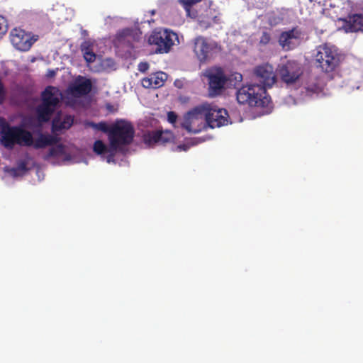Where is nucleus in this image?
<instances>
[{
  "instance_id": "nucleus-34",
  "label": "nucleus",
  "mask_w": 363,
  "mask_h": 363,
  "mask_svg": "<svg viewBox=\"0 0 363 363\" xmlns=\"http://www.w3.org/2000/svg\"><path fill=\"white\" fill-rule=\"evenodd\" d=\"M178 83H179V82L178 80H176L174 82V85L178 87V88H181V86L180 85H178Z\"/></svg>"
},
{
  "instance_id": "nucleus-6",
  "label": "nucleus",
  "mask_w": 363,
  "mask_h": 363,
  "mask_svg": "<svg viewBox=\"0 0 363 363\" xmlns=\"http://www.w3.org/2000/svg\"><path fill=\"white\" fill-rule=\"evenodd\" d=\"M318 67L325 73L334 72L340 62L337 50L328 44L319 45L315 56Z\"/></svg>"
},
{
  "instance_id": "nucleus-33",
  "label": "nucleus",
  "mask_w": 363,
  "mask_h": 363,
  "mask_svg": "<svg viewBox=\"0 0 363 363\" xmlns=\"http://www.w3.org/2000/svg\"><path fill=\"white\" fill-rule=\"evenodd\" d=\"M307 89L311 91H316L318 89V87L315 86V88H311V89L307 88Z\"/></svg>"
},
{
  "instance_id": "nucleus-9",
  "label": "nucleus",
  "mask_w": 363,
  "mask_h": 363,
  "mask_svg": "<svg viewBox=\"0 0 363 363\" xmlns=\"http://www.w3.org/2000/svg\"><path fill=\"white\" fill-rule=\"evenodd\" d=\"M204 76L208 79L209 94L213 96L220 94L228 81L223 69L213 67L205 71Z\"/></svg>"
},
{
  "instance_id": "nucleus-25",
  "label": "nucleus",
  "mask_w": 363,
  "mask_h": 363,
  "mask_svg": "<svg viewBox=\"0 0 363 363\" xmlns=\"http://www.w3.org/2000/svg\"><path fill=\"white\" fill-rule=\"evenodd\" d=\"M186 114L184 116V117H186ZM177 115L175 112L174 111H169L167 113V121L169 123H170L171 124H172V125L174 127V128H179V127H181L182 128H184L182 125H181V123L182 122H184L185 118H184L183 121L179 122V123H177Z\"/></svg>"
},
{
  "instance_id": "nucleus-15",
  "label": "nucleus",
  "mask_w": 363,
  "mask_h": 363,
  "mask_svg": "<svg viewBox=\"0 0 363 363\" xmlns=\"http://www.w3.org/2000/svg\"><path fill=\"white\" fill-rule=\"evenodd\" d=\"M342 21V28L346 33H363V13L350 14Z\"/></svg>"
},
{
  "instance_id": "nucleus-10",
  "label": "nucleus",
  "mask_w": 363,
  "mask_h": 363,
  "mask_svg": "<svg viewBox=\"0 0 363 363\" xmlns=\"http://www.w3.org/2000/svg\"><path fill=\"white\" fill-rule=\"evenodd\" d=\"M254 79L259 84V86H264L267 91V88H271L277 82V75L274 67L269 63H264L256 66L252 71Z\"/></svg>"
},
{
  "instance_id": "nucleus-26",
  "label": "nucleus",
  "mask_w": 363,
  "mask_h": 363,
  "mask_svg": "<svg viewBox=\"0 0 363 363\" xmlns=\"http://www.w3.org/2000/svg\"><path fill=\"white\" fill-rule=\"evenodd\" d=\"M161 131V139L160 144H164L166 143L170 142L173 140L174 135L173 133L169 130H160Z\"/></svg>"
},
{
  "instance_id": "nucleus-31",
  "label": "nucleus",
  "mask_w": 363,
  "mask_h": 363,
  "mask_svg": "<svg viewBox=\"0 0 363 363\" xmlns=\"http://www.w3.org/2000/svg\"><path fill=\"white\" fill-rule=\"evenodd\" d=\"M148 68H149V65L147 62H140L138 65V69L142 72H145V71H147L148 69Z\"/></svg>"
},
{
  "instance_id": "nucleus-21",
  "label": "nucleus",
  "mask_w": 363,
  "mask_h": 363,
  "mask_svg": "<svg viewBox=\"0 0 363 363\" xmlns=\"http://www.w3.org/2000/svg\"><path fill=\"white\" fill-rule=\"evenodd\" d=\"M160 130L148 131L147 133L144 135V141L148 145H152L157 143L160 144Z\"/></svg>"
},
{
  "instance_id": "nucleus-12",
  "label": "nucleus",
  "mask_w": 363,
  "mask_h": 363,
  "mask_svg": "<svg viewBox=\"0 0 363 363\" xmlns=\"http://www.w3.org/2000/svg\"><path fill=\"white\" fill-rule=\"evenodd\" d=\"M12 45L21 51H28L37 40L34 36L21 28H13L10 33Z\"/></svg>"
},
{
  "instance_id": "nucleus-13",
  "label": "nucleus",
  "mask_w": 363,
  "mask_h": 363,
  "mask_svg": "<svg viewBox=\"0 0 363 363\" xmlns=\"http://www.w3.org/2000/svg\"><path fill=\"white\" fill-rule=\"evenodd\" d=\"M302 36L303 33L301 29L295 27L288 31L282 32L279 38V43L284 50H292Z\"/></svg>"
},
{
  "instance_id": "nucleus-17",
  "label": "nucleus",
  "mask_w": 363,
  "mask_h": 363,
  "mask_svg": "<svg viewBox=\"0 0 363 363\" xmlns=\"http://www.w3.org/2000/svg\"><path fill=\"white\" fill-rule=\"evenodd\" d=\"M138 36L133 29L125 28L119 31L116 35V40L119 45L133 48V43L138 40Z\"/></svg>"
},
{
  "instance_id": "nucleus-23",
  "label": "nucleus",
  "mask_w": 363,
  "mask_h": 363,
  "mask_svg": "<svg viewBox=\"0 0 363 363\" xmlns=\"http://www.w3.org/2000/svg\"><path fill=\"white\" fill-rule=\"evenodd\" d=\"M65 153L63 145L60 144L49 149L48 152L44 156V160H48L50 157H59Z\"/></svg>"
},
{
  "instance_id": "nucleus-20",
  "label": "nucleus",
  "mask_w": 363,
  "mask_h": 363,
  "mask_svg": "<svg viewBox=\"0 0 363 363\" xmlns=\"http://www.w3.org/2000/svg\"><path fill=\"white\" fill-rule=\"evenodd\" d=\"M201 1L202 0H178L179 3L186 11V16L191 18H196L197 16V11H192L191 8L194 5L201 2Z\"/></svg>"
},
{
  "instance_id": "nucleus-11",
  "label": "nucleus",
  "mask_w": 363,
  "mask_h": 363,
  "mask_svg": "<svg viewBox=\"0 0 363 363\" xmlns=\"http://www.w3.org/2000/svg\"><path fill=\"white\" fill-rule=\"evenodd\" d=\"M302 74L303 69L301 64L295 60H288L279 69L281 80L288 86L296 84Z\"/></svg>"
},
{
  "instance_id": "nucleus-7",
  "label": "nucleus",
  "mask_w": 363,
  "mask_h": 363,
  "mask_svg": "<svg viewBox=\"0 0 363 363\" xmlns=\"http://www.w3.org/2000/svg\"><path fill=\"white\" fill-rule=\"evenodd\" d=\"M178 39L177 34L168 29H155L148 38L150 45L155 47V52L167 53Z\"/></svg>"
},
{
  "instance_id": "nucleus-27",
  "label": "nucleus",
  "mask_w": 363,
  "mask_h": 363,
  "mask_svg": "<svg viewBox=\"0 0 363 363\" xmlns=\"http://www.w3.org/2000/svg\"><path fill=\"white\" fill-rule=\"evenodd\" d=\"M82 51H84V57L87 62L90 63L95 61L96 55L93 51L89 50L88 48L85 50L82 49Z\"/></svg>"
},
{
  "instance_id": "nucleus-16",
  "label": "nucleus",
  "mask_w": 363,
  "mask_h": 363,
  "mask_svg": "<svg viewBox=\"0 0 363 363\" xmlns=\"http://www.w3.org/2000/svg\"><path fill=\"white\" fill-rule=\"evenodd\" d=\"M167 74L163 72H157L142 79V86L147 89H157L164 85Z\"/></svg>"
},
{
  "instance_id": "nucleus-2",
  "label": "nucleus",
  "mask_w": 363,
  "mask_h": 363,
  "mask_svg": "<svg viewBox=\"0 0 363 363\" xmlns=\"http://www.w3.org/2000/svg\"><path fill=\"white\" fill-rule=\"evenodd\" d=\"M135 129L130 122L117 120L111 125L108 136L111 149L114 151L122 150L133 143Z\"/></svg>"
},
{
  "instance_id": "nucleus-29",
  "label": "nucleus",
  "mask_w": 363,
  "mask_h": 363,
  "mask_svg": "<svg viewBox=\"0 0 363 363\" xmlns=\"http://www.w3.org/2000/svg\"><path fill=\"white\" fill-rule=\"evenodd\" d=\"M271 40V35L267 32L264 31L262 33L260 37L259 43L263 45H267Z\"/></svg>"
},
{
  "instance_id": "nucleus-19",
  "label": "nucleus",
  "mask_w": 363,
  "mask_h": 363,
  "mask_svg": "<svg viewBox=\"0 0 363 363\" xmlns=\"http://www.w3.org/2000/svg\"><path fill=\"white\" fill-rule=\"evenodd\" d=\"M74 119L71 116H65L62 121L59 118H54L52 123L53 131H60L63 129H69L73 124Z\"/></svg>"
},
{
  "instance_id": "nucleus-24",
  "label": "nucleus",
  "mask_w": 363,
  "mask_h": 363,
  "mask_svg": "<svg viewBox=\"0 0 363 363\" xmlns=\"http://www.w3.org/2000/svg\"><path fill=\"white\" fill-rule=\"evenodd\" d=\"M93 150L94 152L97 155H103L108 152H111L112 150L111 149V146L109 145V147H108L103 141L98 140L94 142V146H93Z\"/></svg>"
},
{
  "instance_id": "nucleus-36",
  "label": "nucleus",
  "mask_w": 363,
  "mask_h": 363,
  "mask_svg": "<svg viewBox=\"0 0 363 363\" xmlns=\"http://www.w3.org/2000/svg\"><path fill=\"white\" fill-rule=\"evenodd\" d=\"M1 36L0 35V38H1Z\"/></svg>"
},
{
  "instance_id": "nucleus-32",
  "label": "nucleus",
  "mask_w": 363,
  "mask_h": 363,
  "mask_svg": "<svg viewBox=\"0 0 363 363\" xmlns=\"http://www.w3.org/2000/svg\"><path fill=\"white\" fill-rule=\"evenodd\" d=\"M116 152V151L111 150V152H107V153H108V155L106 157L107 162L110 163L111 162H113L114 161V157H115Z\"/></svg>"
},
{
  "instance_id": "nucleus-14",
  "label": "nucleus",
  "mask_w": 363,
  "mask_h": 363,
  "mask_svg": "<svg viewBox=\"0 0 363 363\" xmlns=\"http://www.w3.org/2000/svg\"><path fill=\"white\" fill-rule=\"evenodd\" d=\"M92 89V84L89 79L78 76L74 83L69 86V94L76 98L87 95Z\"/></svg>"
},
{
  "instance_id": "nucleus-1",
  "label": "nucleus",
  "mask_w": 363,
  "mask_h": 363,
  "mask_svg": "<svg viewBox=\"0 0 363 363\" xmlns=\"http://www.w3.org/2000/svg\"><path fill=\"white\" fill-rule=\"evenodd\" d=\"M205 118L206 124L211 128H220L226 125L229 122V116L225 108H218L216 105L206 104L196 106L186 113L184 122L181 125L189 133H197L201 128H194L199 118Z\"/></svg>"
},
{
  "instance_id": "nucleus-3",
  "label": "nucleus",
  "mask_w": 363,
  "mask_h": 363,
  "mask_svg": "<svg viewBox=\"0 0 363 363\" xmlns=\"http://www.w3.org/2000/svg\"><path fill=\"white\" fill-rule=\"evenodd\" d=\"M62 99L58 88L48 86L40 94L41 103L36 108V115L40 123L48 122L55 113Z\"/></svg>"
},
{
  "instance_id": "nucleus-18",
  "label": "nucleus",
  "mask_w": 363,
  "mask_h": 363,
  "mask_svg": "<svg viewBox=\"0 0 363 363\" xmlns=\"http://www.w3.org/2000/svg\"><path fill=\"white\" fill-rule=\"evenodd\" d=\"M60 139L57 136L41 133L35 140H33L32 145L35 149H42L48 146L54 145Z\"/></svg>"
},
{
  "instance_id": "nucleus-8",
  "label": "nucleus",
  "mask_w": 363,
  "mask_h": 363,
  "mask_svg": "<svg viewBox=\"0 0 363 363\" xmlns=\"http://www.w3.org/2000/svg\"><path fill=\"white\" fill-rule=\"evenodd\" d=\"M193 50L199 62L204 64L218 55L221 51V48L215 41H210L203 36H197L194 39Z\"/></svg>"
},
{
  "instance_id": "nucleus-28",
  "label": "nucleus",
  "mask_w": 363,
  "mask_h": 363,
  "mask_svg": "<svg viewBox=\"0 0 363 363\" xmlns=\"http://www.w3.org/2000/svg\"><path fill=\"white\" fill-rule=\"evenodd\" d=\"M8 28L7 21L6 19L3 17L2 16H0V35H4Z\"/></svg>"
},
{
  "instance_id": "nucleus-35",
  "label": "nucleus",
  "mask_w": 363,
  "mask_h": 363,
  "mask_svg": "<svg viewBox=\"0 0 363 363\" xmlns=\"http://www.w3.org/2000/svg\"><path fill=\"white\" fill-rule=\"evenodd\" d=\"M151 15H154L155 13V11L152 10L150 11Z\"/></svg>"
},
{
  "instance_id": "nucleus-5",
  "label": "nucleus",
  "mask_w": 363,
  "mask_h": 363,
  "mask_svg": "<svg viewBox=\"0 0 363 363\" xmlns=\"http://www.w3.org/2000/svg\"><path fill=\"white\" fill-rule=\"evenodd\" d=\"M0 140L8 149H12L15 145L30 147L33 145V135L21 126H11L6 123L1 126Z\"/></svg>"
},
{
  "instance_id": "nucleus-4",
  "label": "nucleus",
  "mask_w": 363,
  "mask_h": 363,
  "mask_svg": "<svg viewBox=\"0 0 363 363\" xmlns=\"http://www.w3.org/2000/svg\"><path fill=\"white\" fill-rule=\"evenodd\" d=\"M237 100L240 104L250 106L267 107L271 102V97L258 84L244 85L237 91Z\"/></svg>"
},
{
  "instance_id": "nucleus-22",
  "label": "nucleus",
  "mask_w": 363,
  "mask_h": 363,
  "mask_svg": "<svg viewBox=\"0 0 363 363\" xmlns=\"http://www.w3.org/2000/svg\"><path fill=\"white\" fill-rule=\"evenodd\" d=\"M85 125L86 127L92 128L94 130H100L103 133H107L108 135L109 134L111 130V126H108L106 122L105 121H101L98 123H96L92 121H87L85 123Z\"/></svg>"
},
{
  "instance_id": "nucleus-30",
  "label": "nucleus",
  "mask_w": 363,
  "mask_h": 363,
  "mask_svg": "<svg viewBox=\"0 0 363 363\" xmlns=\"http://www.w3.org/2000/svg\"><path fill=\"white\" fill-rule=\"evenodd\" d=\"M199 25L200 26L201 28L206 29L211 26V23L210 21H206L204 20H199Z\"/></svg>"
}]
</instances>
